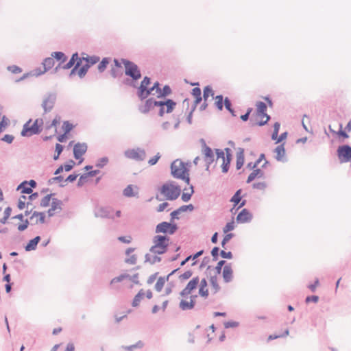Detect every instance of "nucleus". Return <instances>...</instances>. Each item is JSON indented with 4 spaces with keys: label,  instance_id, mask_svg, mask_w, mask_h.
<instances>
[{
    "label": "nucleus",
    "instance_id": "30",
    "mask_svg": "<svg viewBox=\"0 0 351 351\" xmlns=\"http://www.w3.org/2000/svg\"><path fill=\"white\" fill-rule=\"evenodd\" d=\"M17 191H21V193L22 194H30L32 192V189H31L30 187H29L27 184V180H24L21 183H20L17 188Z\"/></svg>",
    "mask_w": 351,
    "mask_h": 351
},
{
    "label": "nucleus",
    "instance_id": "11",
    "mask_svg": "<svg viewBox=\"0 0 351 351\" xmlns=\"http://www.w3.org/2000/svg\"><path fill=\"white\" fill-rule=\"evenodd\" d=\"M57 98L55 93H47L44 95L42 107L45 113L49 112L53 108Z\"/></svg>",
    "mask_w": 351,
    "mask_h": 351
},
{
    "label": "nucleus",
    "instance_id": "57",
    "mask_svg": "<svg viewBox=\"0 0 351 351\" xmlns=\"http://www.w3.org/2000/svg\"><path fill=\"white\" fill-rule=\"evenodd\" d=\"M220 249L219 247L217 246H215L214 247L212 250H211V252H210V254H211V256L213 257V261H217L219 258V256H220L219 253H220Z\"/></svg>",
    "mask_w": 351,
    "mask_h": 351
},
{
    "label": "nucleus",
    "instance_id": "54",
    "mask_svg": "<svg viewBox=\"0 0 351 351\" xmlns=\"http://www.w3.org/2000/svg\"><path fill=\"white\" fill-rule=\"evenodd\" d=\"M234 237V234L233 233H228V234H226V235L223 237L222 241H221V245L222 246V247L223 248H226V244Z\"/></svg>",
    "mask_w": 351,
    "mask_h": 351
},
{
    "label": "nucleus",
    "instance_id": "44",
    "mask_svg": "<svg viewBox=\"0 0 351 351\" xmlns=\"http://www.w3.org/2000/svg\"><path fill=\"white\" fill-rule=\"evenodd\" d=\"M210 282L212 287L214 289V293H217L220 290L221 287L217 282V275L210 276Z\"/></svg>",
    "mask_w": 351,
    "mask_h": 351
},
{
    "label": "nucleus",
    "instance_id": "51",
    "mask_svg": "<svg viewBox=\"0 0 351 351\" xmlns=\"http://www.w3.org/2000/svg\"><path fill=\"white\" fill-rule=\"evenodd\" d=\"M62 130L64 133L69 134L71 131L73 129L74 125L71 123L69 121H64L62 124Z\"/></svg>",
    "mask_w": 351,
    "mask_h": 351
},
{
    "label": "nucleus",
    "instance_id": "29",
    "mask_svg": "<svg viewBox=\"0 0 351 351\" xmlns=\"http://www.w3.org/2000/svg\"><path fill=\"white\" fill-rule=\"evenodd\" d=\"M162 261V258L158 254H154L152 256L149 253L145 255V262L149 263L151 265H154L156 263H159Z\"/></svg>",
    "mask_w": 351,
    "mask_h": 351
},
{
    "label": "nucleus",
    "instance_id": "23",
    "mask_svg": "<svg viewBox=\"0 0 351 351\" xmlns=\"http://www.w3.org/2000/svg\"><path fill=\"white\" fill-rule=\"evenodd\" d=\"M54 64L55 61L52 56L45 58L42 62L44 70L41 71L40 69H38V73H42V74H44L45 72L50 70L53 66Z\"/></svg>",
    "mask_w": 351,
    "mask_h": 351
},
{
    "label": "nucleus",
    "instance_id": "28",
    "mask_svg": "<svg viewBox=\"0 0 351 351\" xmlns=\"http://www.w3.org/2000/svg\"><path fill=\"white\" fill-rule=\"evenodd\" d=\"M82 59L86 62V64H88L90 68L93 65L99 62L100 58L97 56H86V57L82 56Z\"/></svg>",
    "mask_w": 351,
    "mask_h": 351
},
{
    "label": "nucleus",
    "instance_id": "26",
    "mask_svg": "<svg viewBox=\"0 0 351 351\" xmlns=\"http://www.w3.org/2000/svg\"><path fill=\"white\" fill-rule=\"evenodd\" d=\"M199 294L200 296L206 298L208 296L209 292L206 288L208 282L206 278L202 279L199 282Z\"/></svg>",
    "mask_w": 351,
    "mask_h": 351
},
{
    "label": "nucleus",
    "instance_id": "48",
    "mask_svg": "<svg viewBox=\"0 0 351 351\" xmlns=\"http://www.w3.org/2000/svg\"><path fill=\"white\" fill-rule=\"evenodd\" d=\"M90 69L89 66L88 64H83L80 68H78L77 71V75L80 78H83L88 71V69Z\"/></svg>",
    "mask_w": 351,
    "mask_h": 351
},
{
    "label": "nucleus",
    "instance_id": "59",
    "mask_svg": "<svg viewBox=\"0 0 351 351\" xmlns=\"http://www.w3.org/2000/svg\"><path fill=\"white\" fill-rule=\"evenodd\" d=\"M165 285V280L162 278V276L159 277L156 285L155 289L156 291L160 292L162 291L163 287Z\"/></svg>",
    "mask_w": 351,
    "mask_h": 351
},
{
    "label": "nucleus",
    "instance_id": "40",
    "mask_svg": "<svg viewBox=\"0 0 351 351\" xmlns=\"http://www.w3.org/2000/svg\"><path fill=\"white\" fill-rule=\"evenodd\" d=\"M212 96L213 97L214 96V91L212 88V87L209 85L208 86H206L204 88V90H203V99L205 101H207L208 97L210 96Z\"/></svg>",
    "mask_w": 351,
    "mask_h": 351
},
{
    "label": "nucleus",
    "instance_id": "60",
    "mask_svg": "<svg viewBox=\"0 0 351 351\" xmlns=\"http://www.w3.org/2000/svg\"><path fill=\"white\" fill-rule=\"evenodd\" d=\"M45 218H46L45 213L43 212H40L39 217L36 219V221L32 222L31 225L34 226V225H36L38 223H41V224L45 223Z\"/></svg>",
    "mask_w": 351,
    "mask_h": 351
},
{
    "label": "nucleus",
    "instance_id": "7",
    "mask_svg": "<svg viewBox=\"0 0 351 351\" xmlns=\"http://www.w3.org/2000/svg\"><path fill=\"white\" fill-rule=\"evenodd\" d=\"M154 90L158 93L157 97L159 99H167L166 97L171 94L172 90L169 85H165L162 88H160V84L156 81L153 86L149 88L147 97L152 93Z\"/></svg>",
    "mask_w": 351,
    "mask_h": 351
},
{
    "label": "nucleus",
    "instance_id": "35",
    "mask_svg": "<svg viewBox=\"0 0 351 351\" xmlns=\"http://www.w3.org/2000/svg\"><path fill=\"white\" fill-rule=\"evenodd\" d=\"M204 250H201L198 252H197L195 254H191L188 256L185 259L181 261L180 266H184L186 264L187 262H189L190 260H195L202 256L204 254Z\"/></svg>",
    "mask_w": 351,
    "mask_h": 351
},
{
    "label": "nucleus",
    "instance_id": "52",
    "mask_svg": "<svg viewBox=\"0 0 351 351\" xmlns=\"http://www.w3.org/2000/svg\"><path fill=\"white\" fill-rule=\"evenodd\" d=\"M60 121V117L59 116H56L53 120L52 121L49 123H46V125H45V130H50L51 128H52L53 127H55L56 128L57 125L59 123Z\"/></svg>",
    "mask_w": 351,
    "mask_h": 351
},
{
    "label": "nucleus",
    "instance_id": "41",
    "mask_svg": "<svg viewBox=\"0 0 351 351\" xmlns=\"http://www.w3.org/2000/svg\"><path fill=\"white\" fill-rule=\"evenodd\" d=\"M190 190L191 191L189 193V192H183L182 194V197H181V199L183 202H188L189 201H190V199H191V197L192 195H193L194 193V187L193 185H191L190 186Z\"/></svg>",
    "mask_w": 351,
    "mask_h": 351
},
{
    "label": "nucleus",
    "instance_id": "50",
    "mask_svg": "<svg viewBox=\"0 0 351 351\" xmlns=\"http://www.w3.org/2000/svg\"><path fill=\"white\" fill-rule=\"evenodd\" d=\"M109 162V159L108 157L106 156H104V157H102V158H100L99 159L97 160L96 164H95V166L97 167V168H104Z\"/></svg>",
    "mask_w": 351,
    "mask_h": 351
},
{
    "label": "nucleus",
    "instance_id": "5",
    "mask_svg": "<svg viewBox=\"0 0 351 351\" xmlns=\"http://www.w3.org/2000/svg\"><path fill=\"white\" fill-rule=\"evenodd\" d=\"M178 230V226L173 221H162L156 225L155 232L162 235H173Z\"/></svg>",
    "mask_w": 351,
    "mask_h": 351
},
{
    "label": "nucleus",
    "instance_id": "55",
    "mask_svg": "<svg viewBox=\"0 0 351 351\" xmlns=\"http://www.w3.org/2000/svg\"><path fill=\"white\" fill-rule=\"evenodd\" d=\"M280 128V123L279 122H276L274 124V131L271 134V139L276 140L278 136V132Z\"/></svg>",
    "mask_w": 351,
    "mask_h": 351
},
{
    "label": "nucleus",
    "instance_id": "62",
    "mask_svg": "<svg viewBox=\"0 0 351 351\" xmlns=\"http://www.w3.org/2000/svg\"><path fill=\"white\" fill-rule=\"evenodd\" d=\"M7 69L14 74H17L22 72V69L16 65H10L7 67Z\"/></svg>",
    "mask_w": 351,
    "mask_h": 351
},
{
    "label": "nucleus",
    "instance_id": "34",
    "mask_svg": "<svg viewBox=\"0 0 351 351\" xmlns=\"http://www.w3.org/2000/svg\"><path fill=\"white\" fill-rule=\"evenodd\" d=\"M111 61V58L109 57H106L102 58L99 63L97 65V69L99 73H103L107 68L108 64Z\"/></svg>",
    "mask_w": 351,
    "mask_h": 351
},
{
    "label": "nucleus",
    "instance_id": "17",
    "mask_svg": "<svg viewBox=\"0 0 351 351\" xmlns=\"http://www.w3.org/2000/svg\"><path fill=\"white\" fill-rule=\"evenodd\" d=\"M197 298V295H192L190 297L189 302H188L186 300H182L180 301V302L179 307L182 311H187V310L193 309L195 307V303H196L195 299Z\"/></svg>",
    "mask_w": 351,
    "mask_h": 351
},
{
    "label": "nucleus",
    "instance_id": "6",
    "mask_svg": "<svg viewBox=\"0 0 351 351\" xmlns=\"http://www.w3.org/2000/svg\"><path fill=\"white\" fill-rule=\"evenodd\" d=\"M187 164L182 161L180 159H176L171 164V175L173 178L178 179L182 178V174L189 171L186 167Z\"/></svg>",
    "mask_w": 351,
    "mask_h": 351
},
{
    "label": "nucleus",
    "instance_id": "4",
    "mask_svg": "<svg viewBox=\"0 0 351 351\" xmlns=\"http://www.w3.org/2000/svg\"><path fill=\"white\" fill-rule=\"evenodd\" d=\"M160 192L165 196L167 200L173 201L180 195L181 189L175 182L168 181L161 186Z\"/></svg>",
    "mask_w": 351,
    "mask_h": 351
},
{
    "label": "nucleus",
    "instance_id": "16",
    "mask_svg": "<svg viewBox=\"0 0 351 351\" xmlns=\"http://www.w3.org/2000/svg\"><path fill=\"white\" fill-rule=\"evenodd\" d=\"M112 210L108 207H99L95 210L94 215L95 217L114 219V216L111 214Z\"/></svg>",
    "mask_w": 351,
    "mask_h": 351
},
{
    "label": "nucleus",
    "instance_id": "61",
    "mask_svg": "<svg viewBox=\"0 0 351 351\" xmlns=\"http://www.w3.org/2000/svg\"><path fill=\"white\" fill-rule=\"evenodd\" d=\"M267 187L265 182H255L252 184V188L258 190H265Z\"/></svg>",
    "mask_w": 351,
    "mask_h": 351
},
{
    "label": "nucleus",
    "instance_id": "39",
    "mask_svg": "<svg viewBox=\"0 0 351 351\" xmlns=\"http://www.w3.org/2000/svg\"><path fill=\"white\" fill-rule=\"evenodd\" d=\"M224 106L226 109L232 114V117H237L235 110L232 108L231 100L228 97H226L224 98Z\"/></svg>",
    "mask_w": 351,
    "mask_h": 351
},
{
    "label": "nucleus",
    "instance_id": "24",
    "mask_svg": "<svg viewBox=\"0 0 351 351\" xmlns=\"http://www.w3.org/2000/svg\"><path fill=\"white\" fill-rule=\"evenodd\" d=\"M256 106V115L257 117L266 116L267 106L265 102L261 101H257Z\"/></svg>",
    "mask_w": 351,
    "mask_h": 351
},
{
    "label": "nucleus",
    "instance_id": "43",
    "mask_svg": "<svg viewBox=\"0 0 351 351\" xmlns=\"http://www.w3.org/2000/svg\"><path fill=\"white\" fill-rule=\"evenodd\" d=\"M169 246V245L160 246V247H156V249L154 250H152V247H150L149 252H151L154 254L162 255V254H165L168 251Z\"/></svg>",
    "mask_w": 351,
    "mask_h": 351
},
{
    "label": "nucleus",
    "instance_id": "37",
    "mask_svg": "<svg viewBox=\"0 0 351 351\" xmlns=\"http://www.w3.org/2000/svg\"><path fill=\"white\" fill-rule=\"evenodd\" d=\"M38 69H34L30 72H28V73H26L25 74H23L20 78L17 79L15 80V82L18 83V82H20L21 81H23V80H25V79H27V77H29V76H39V75H42V73H38Z\"/></svg>",
    "mask_w": 351,
    "mask_h": 351
},
{
    "label": "nucleus",
    "instance_id": "47",
    "mask_svg": "<svg viewBox=\"0 0 351 351\" xmlns=\"http://www.w3.org/2000/svg\"><path fill=\"white\" fill-rule=\"evenodd\" d=\"M199 282V278L198 276L193 278L186 285V287H189L192 291L195 289Z\"/></svg>",
    "mask_w": 351,
    "mask_h": 351
},
{
    "label": "nucleus",
    "instance_id": "58",
    "mask_svg": "<svg viewBox=\"0 0 351 351\" xmlns=\"http://www.w3.org/2000/svg\"><path fill=\"white\" fill-rule=\"evenodd\" d=\"M235 228L234 222V221H231L230 222H228L226 226L223 228V232L225 234H228L229 232L233 230Z\"/></svg>",
    "mask_w": 351,
    "mask_h": 351
},
{
    "label": "nucleus",
    "instance_id": "64",
    "mask_svg": "<svg viewBox=\"0 0 351 351\" xmlns=\"http://www.w3.org/2000/svg\"><path fill=\"white\" fill-rule=\"evenodd\" d=\"M88 177L85 175V173L80 176V178L77 183V187H82L86 182Z\"/></svg>",
    "mask_w": 351,
    "mask_h": 351
},
{
    "label": "nucleus",
    "instance_id": "49",
    "mask_svg": "<svg viewBox=\"0 0 351 351\" xmlns=\"http://www.w3.org/2000/svg\"><path fill=\"white\" fill-rule=\"evenodd\" d=\"M55 193H50L47 195H45L40 202V206L42 207H47L50 204V201L53 195H54Z\"/></svg>",
    "mask_w": 351,
    "mask_h": 351
},
{
    "label": "nucleus",
    "instance_id": "21",
    "mask_svg": "<svg viewBox=\"0 0 351 351\" xmlns=\"http://www.w3.org/2000/svg\"><path fill=\"white\" fill-rule=\"evenodd\" d=\"M265 177V173L261 169L256 168L254 169L253 171L248 176L246 182L247 184L251 183L256 178H263Z\"/></svg>",
    "mask_w": 351,
    "mask_h": 351
},
{
    "label": "nucleus",
    "instance_id": "8",
    "mask_svg": "<svg viewBox=\"0 0 351 351\" xmlns=\"http://www.w3.org/2000/svg\"><path fill=\"white\" fill-rule=\"evenodd\" d=\"M151 83V78L148 76L143 77L139 86H138V82H136V87L135 88L137 89L136 95L141 101H143L147 98V93L150 88L149 86Z\"/></svg>",
    "mask_w": 351,
    "mask_h": 351
},
{
    "label": "nucleus",
    "instance_id": "36",
    "mask_svg": "<svg viewBox=\"0 0 351 351\" xmlns=\"http://www.w3.org/2000/svg\"><path fill=\"white\" fill-rule=\"evenodd\" d=\"M339 129L337 132V136L339 138V142H343L346 138H349V135L347 133L346 130H343V125L341 123H339Z\"/></svg>",
    "mask_w": 351,
    "mask_h": 351
},
{
    "label": "nucleus",
    "instance_id": "9",
    "mask_svg": "<svg viewBox=\"0 0 351 351\" xmlns=\"http://www.w3.org/2000/svg\"><path fill=\"white\" fill-rule=\"evenodd\" d=\"M337 156L341 163L351 161V146L348 144L339 145L337 149Z\"/></svg>",
    "mask_w": 351,
    "mask_h": 351
},
{
    "label": "nucleus",
    "instance_id": "32",
    "mask_svg": "<svg viewBox=\"0 0 351 351\" xmlns=\"http://www.w3.org/2000/svg\"><path fill=\"white\" fill-rule=\"evenodd\" d=\"M242 191H243L241 189L237 190L234 194L230 198V202L234 204V206L238 205L241 201L242 197L245 196L241 195Z\"/></svg>",
    "mask_w": 351,
    "mask_h": 351
},
{
    "label": "nucleus",
    "instance_id": "12",
    "mask_svg": "<svg viewBox=\"0 0 351 351\" xmlns=\"http://www.w3.org/2000/svg\"><path fill=\"white\" fill-rule=\"evenodd\" d=\"M88 149V145L86 143H77L74 145L73 149V157L75 159L78 160V165H80L84 161L82 157L86 154Z\"/></svg>",
    "mask_w": 351,
    "mask_h": 351
},
{
    "label": "nucleus",
    "instance_id": "20",
    "mask_svg": "<svg viewBox=\"0 0 351 351\" xmlns=\"http://www.w3.org/2000/svg\"><path fill=\"white\" fill-rule=\"evenodd\" d=\"M222 276L226 283H228L232 281L233 278V270L231 267V263H228L223 267Z\"/></svg>",
    "mask_w": 351,
    "mask_h": 351
},
{
    "label": "nucleus",
    "instance_id": "31",
    "mask_svg": "<svg viewBox=\"0 0 351 351\" xmlns=\"http://www.w3.org/2000/svg\"><path fill=\"white\" fill-rule=\"evenodd\" d=\"M145 343L143 341L139 340L135 344L130 346H122L121 348L125 351H134L136 349H141L144 347Z\"/></svg>",
    "mask_w": 351,
    "mask_h": 351
},
{
    "label": "nucleus",
    "instance_id": "3",
    "mask_svg": "<svg viewBox=\"0 0 351 351\" xmlns=\"http://www.w3.org/2000/svg\"><path fill=\"white\" fill-rule=\"evenodd\" d=\"M32 119H29L23 125L21 132V135L23 137H30L33 135L39 134L43 129V120L41 118H37L34 123L30 125Z\"/></svg>",
    "mask_w": 351,
    "mask_h": 351
},
{
    "label": "nucleus",
    "instance_id": "38",
    "mask_svg": "<svg viewBox=\"0 0 351 351\" xmlns=\"http://www.w3.org/2000/svg\"><path fill=\"white\" fill-rule=\"evenodd\" d=\"M145 295V292L143 289H141L138 293L134 296L132 305L133 307H136L139 305L141 300L143 298Z\"/></svg>",
    "mask_w": 351,
    "mask_h": 351
},
{
    "label": "nucleus",
    "instance_id": "22",
    "mask_svg": "<svg viewBox=\"0 0 351 351\" xmlns=\"http://www.w3.org/2000/svg\"><path fill=\"white\" fill-rule=\"evenodd\" d=\"M41 241L40 236H36L32 239H30L26 245L24 247L25 250L26 252H30L33 250H36L38 246V244Z\"/></svg>",
    "mask_w": 351,
    "mask_h": 351
},
{
    "label": "nucleus",
    "instance_id": "53",
    "mask_svg": "<svg viewBox=\"0 0 351 351\" xmlns=\"http://www.w3.org/2000/svg\"><path fill=\"white\" fill-rule=\"evenodd\" d=\"M51 207L53 210L60 209L62 210L61 206L62 205V202L57 198H52L51 199Z\"/></svg>",
    "mask_w": 351,
    "mask_h": 351
},
{
    "label": "nucleus",
    "instance_id": "2",
    "mask_svg": "<svg viewBox=\"0 0 351 351\" xmlns=\"http://www.w3.org/2000/svg\"><path fill=\"white\" fill-rule=\"evenodd\" d=\"M121 62L125 67V75L128 77L124 78L121 84L131 88L136 87V82L141 78L142 74L138 66L128 59L121 58Z\"/></svg>",
    "mask_w": 351,
    "mask_h": 351
},
{
    "label": "nucleus",
    "instance_id": "13",
    "mask_svg": "<svg viewBox=\"0 0 351 351\" xmlns=\"http://www.w3.org/2000/svg\"><path fill=\"white\" fill-rule=\"evenodd\" d=\"M201 142L202 143V154L204 156V161L206 163V170H208L210 165L215 160V156L213 149L206 145L205 141L202 138Z\"/></svg>",
    "mask_w": 351,
    "mask_h": 351
},
{
    "label": "nucleus",
    "instance_id": "45",
    "mask_svg": "<svg viewBox=\"0 0 351 351\" xmlns=\"http://www.w3.org/2000/svg\"><path fill=\"white\" fill-rule=\"evenodd\" d=\"M265 160V154H261L259 158L255 161L254 163L249 162L247 165V167L250 169H256L257 166L260 164V162L263 160Z\"/></svg>",
    "mask_w": 351,
    "mask_h": 351
},
{
    "label": "nucleus",
    "instance_id": "18",
    "mask_svg": "<svg viewBox=\"0 0 351 351\" xmlns=\"http://www.w3.org/2000/svg\"><path fill=\"white\" fill-rule=\"evenodd\" d=\"M138 187L136 185L129 184L123 191V195L126 197H138Z\"/></svg>",
    "mask_w": 351,
    "mask_h": 351
},
{
    "label": "nucleus",
    "instance_id": "25",
    "mask_svg": "<svg viewBox=\"0 0 351 351\" xmlns=\"http://www.w3.org/2000/svg\"><path fill=\"white\" fill-rule=\"evenodd\" d=\"M244 162V149L239 148L237 153L236 168L237 170L240 169L243 166Z\"/></svg>",
    "mask_w": 351,
    "mask_h": 351
},
{
    "label": "nucleus",
    "instance_id": "14",
    "mask_svg": "<svg viewBox=\"0 0 351 351\" xmlns=\"http://www.w3.org/2000/svg\"><path fill=\"white\" fill-rule=\"evenodd\" d=\"M170 239H171L168 235H155L152 239V243L154 244L152 246H151V247H152V250H154L156 249V247L160 246L169 245Z\"/></svg>",
    "mask_w": 351,
    "mask_h": 351
},
{
    "label": "nucleus",
    "instance_id": "33",
    "mask_svg": "<svg viewBox=\"0 0 351 351\" xmlns=\"http://www.w3.org/2000/svg\"><path fill=\"white\" fill-rule=\"evenodd\" d=\"M51 56L53 58V59H56L57 61L60 62V63H64L68 59V57L66 56V54L62 51L52 52Z\"/></svg>",
    "mask_w": 351,
    "mask_h": 351
},
{
    "label": "nucleus",
    "instance_id": "10",
    "mask_svg": "<svg viewBox=\"0 0 351 351\" xmlns=\"http://www.w3.org/2000/svg\"><path fill=\"white\" fill-rule=\"evenodd\" d=\"M124 156L127 158L136 161H143L146 158V152L145 149L140 147L128 149L124 152Z\"/></svg>",
    "mask_w": 351,
    "mask_h": 351
},
{
    "label": "nucleus",
    "instance_id": "46",
    "mask_svg": "<svg viewBox=\"0 0 351 351\" xmlns=\"http://www.w3.org/2000/svg\"><path fill=\"white\" fill-rule=\"evenodd\" d=\"M10 123V119L5 115H3L1 117L0 121V134L5 130V128L9 125Z\"/></svg>",
    "mask_w": 351,
    "mask_h": 351
},
{
    "label": "nucleus",
    "instance_id": "63",
    "mask_svg": "<svg viewBox=\"0 0 351 351\" xmlns=\"http://www.w3.org/2000/svg\"><path fill=\"white\" fill-rule=\"evenodd\" d=\"M110 75L114 78H117V77L122 75V72L121 71V70L119 69L114 68V67H112L110 69Z\"/></svg>",
    "mask_w": 351,
    "mask_h": 351
},
{
    "label": "nucleus",
    "instance_id": "27",
    "mask_svg": "<svg viewBox=\"0 0 351 351\" xmlns=\"http://www.w3.org/2000/svg\"><path fill=\"white\" fill-rule=\"evenodd\" d=\"M274 152L276 154V159L278 161H286L287 160H283V157L285 155V149L284 147V143L277 146L275 149Z\"/></svg>",
    "mask_w": 351,
    "mask_h": 351
},
{
    "label": "nucleus",
    "instance_id": "15",
    "mask_svg": "<svg viewBox=\"0 0 351 351\" xmlns=\"http://www.w3.org/2000/svg\"><path fill=\"white\" fill-rule=\"evenodd\" d=\"M253 215L247 208L242 209L237 216L236 220L238 223H249L252 220Z\"/></svg>",
    "mask_w": 351,
    "mask_h": 351
},
{
    "label": "nucleus",
    "instance_id": "56",
    "mask_svg": "<svg viewBox=\"0 0 351 351\" xmlns=\"http://www.w3.org/2000/svg\"><path fill=\"white\" fill-rule=\"evenodd\" d=\"M226 264V261L225 260H221L219 261L216 267H215L216 275H219L221 273L222 268L224 267Z\"/></svg>",
    "mask_w": 351,
    "mask_h": 351
},
{
    "label": "nucleus",
    "instance_id": "42",
    "mask_svg": "<svg viewBox=\"0 0 351 351\" xmlns=\"http://www.w3.org/2000/svg\"><path fill=\"white\" fill-rule=\"evenodd\" d=\"M215 105L219 110H222L224 106V98L222 95H219L215 97Z\"/></svg>",
    "mask_w": 351,
    "mask_h": 351
},
{
    "label": "nucleus",
    "instance_id": "19",
    "mask_svg": "<svg viewBox=\"0 0 351 351\" xmlns=\"http://www.w3.org/2000/svg\"><path fill=\"white\" fill-rule=\"evenodd\" d=\"M81 62L82 63L83 59L79 57V54L77 52H75L72 54L70 60L62 66V69L64 70H68L72 67H73L76 64Z\"/></svg>",
    "mask_w": 351,
    "mask_h": 351
},
{
    "label": "nucleus",
    "instance_id": "1",
    "mask_svg": "<svg viewBox=\"0 0 351 351\" xmlns=\"http://www.w3.org/2000/svg\"><path fill=\"white\" fill-rule=\"evenodd\" d=\"M177 103L171 99H165L157 101L151 97L145 100L144 105L139 106V111L141 113L147 114L154 107H158V115L162 117L165 113H171L175 109Z\"/></svg>",
    "mask_w": 351,
    "mask_h": 351
}]
</instances>
